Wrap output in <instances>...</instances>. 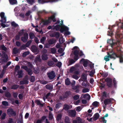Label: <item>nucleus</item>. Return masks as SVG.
<instances>
[{"label": "nucleus", "mask_w": 123, "mask_h": 123, "mask_svg": "<svg viewBox=\"0 0 123 123\" xmlns=\"http://www.w3.org/2000/svg\"><path fill=\"white\" fill-rule=\"evenodd\" d=\"M5 96L7 98H9L11 96V93L9 92H6L5 93Z\"/></svg>", "instance_id": "nucleus-24"}, {"label": "nucleus", "mask_w": 123, "mask_h": 123, "mask_svg": "<svg viewBox=\"0 0 123 123\" xmlns=\"http://www.w3.org/2000/svg\"><path fill=\"white\" fill-rule=\"evenodd\" d=\"M35 79L34 76H31L30 77V81L31 82H33L35 80Z\"/></svg>", "instance_id": "nucleus-48"}, {"label": "nucleus", "mask_w": 123, "mask_h": 123, "mask_svg": "<svg viewBox=\"0 0 123 123\" xmlns=\"http://www.w3.org/2000/svg\"><path fill=\"white\" fill-rule=\"evenodd\" d=\"M87 80L83 81L82 83V85L84 87H86L87 86Z\"/></svg>", "instance_id": "nucleus-43"}, {"label": "nucleus", "mask_w": 123, "mask_h": 123, "mask_svg": "<svg viewBox=\"0 0 123 123\" xmlns=\"http://www.w3.org/2000/svg\"><path fill=\"white\" fill-rule=\"evenodd\" d=\"M2 57L4 59H2V62H6L8 61V57L7 55L5 52H4L1 55Z\"/></svg>", "instance_id": "nucleus-8"}, {"label": "nucleus", "mask_w": 123, "mask_h": 123, "mask_svg": "<svg viewBox=\"0 0 123 123\" xmlns=\"http://www.w3.org/2000/svg\"><path fill=\"white\" fill-rule=\"evenodd\" d=\"M51 51L53 54H55L56 52V49L54 48H52L51 49Z\"/></svg>", "instance_id": "nucleus-41"}, {"label": "nucleus", "mask_w": 123, "mask_h": 123, "mask_svg": "<svg viewBox=\"0 0 123 123\" xmlns=\"http://www.w3.org/2000/svg\"><path fill=\"white\" fill-rule=\"evenodd\" d=\"M105 81L107 82V85L108 87H111L112 86V80L110 78H107L105 79Z\"/></svg>", "instance_id": "nucleus-4"}, {"label": "nucleus", "mask_w": 123, "mask_h": 123, "mask_svg": "<svg viewBox=\"0 0 123 123\" xmlns=\"http://www.w3.org/2000/svg\"><path fill=\"white\" fill-rule=\"evenodd\" d=\"M62 105L61 103L60 102L56 104L55 106V108L56 109H58L60 108Z\"/></svg>", "instance_id": "nucleus-37"}, {"label": "nucleus", "mask_w": 123, "mask_h": 123, "mask_svg": "<svg viewBox=\"0 0 123 123\" xmlns=\"http://www.w3.org/2000/svg\"><path fill=\"white\" fill-rule=\"evenodd\" d=\"M92 105L93 106L96 107L98 106V105H99V103L97 101H95L93 102Z\"/></svg>", "instance_id": "nucleus-28"}, {"label": "nucleus", "mask_w": 123, "mask_h": 123, "mask_svg": "<svg viewBox=\"0 0 123 123\" xmlns=\"http://www.w3.org/2000/svg\"><path fill=\"white\" fill-rule=\"evenodd\" d=\"M48 43L49 44H52L55 42V40L53 39H51L48 41Z\"/></svg>", "instance_id": "nucleus-29"}, {"label": "nucleus", "mask_w": 123, "mask_h": 123, "mask_svg": "<svg viewBox=\"0 0 123 123\" xmlns=\"http://www.w3.org/2000/svg\"><path fill=\"white\" fill-rule=\"evenodd\" d=\"M62 24H59V25H56L55 27V28L56 31H58L60 28H61L62 27H64V26H62Z\"/></svg>", "instance_id": "nucleus-15"}, {"label": "nucleus", "mask_w": 123, "mask_h": 123, "mask_svg": "<svg viewBox=\"0 0 123 123\" xmlns=\"http://www.w3.org/2000/svg\"><path fill=\"white\" fill-rule=\"evenodd\" d=\"M62 117V115L61 114H58L56 117V120L57 121H59L61 120Z\"/></svg>", "instance_id": "nucleus-26"}, {"label": "nucleus", "mask_w": 123, "mask_h": 123, "mask_svg": "<svg viewBox=\"0 0 123 123\" xmlns=\"http://www.w3.org/2000/svg\"><path fill=\"white\" fill-rule=\"evenodd\" d=\"M26 47V45L24 44L20 46V49L22 50H24L25 49Z\"/></svg>", "instance_id": "nucleus-57"}, {"label": "nucleus", "mask_w": 123, "mask_h": 123, "mask_svg": "<svg viewBox=\"0 0 123 123\" xmlns=\"http://www.w3.org/2000/svg\"><path fill=\"white\" fill-rule=\"evenodd\" d=\"M20 83L21 85L27 84H28V82L27 80H22L20 81Z\"/></svg>", "instance_id": "nucleus-36"}, {"label": "nucleus", "mask_w": 123, "mask_h": 123, "mask_svg": "<svg viewBox=\"0 0 123 123\" xmlns=\"http://www.w3.org/2000/svg\"><path fill=\"white\" fill-rule=\"evenodd\" d=\"M10 3L12 5H13L17 3L16 0H9Z\"/></svg>", "instance_id": "nucleus-33"}, {"label": "nucleus", "mask_w": 123, "mask_h": 123, "mask_svg": "<svg viewBox=\"0 0 123 123\" xmlns=\"http://www.w3.org/2000/svg\"><path fill=\"white\" fill-rule=\"evenodd\" d=\"M21 68L25 70L28 72L29 75H31L32 74V70L30 68H28L26 66H22Z\"/></svg>", "instance_id": "nucleus-9"}, {"label": "nucleus", "mask_w": 123, "mask_h": 123, "mask_svg": "<svg viewBox=\"0 0 123 123\" xmlns=\"http://www.w3.org/2000/svg\"><path fill=\"white\" fill-rule=\"evenodd\" d=\"M34 73L35 74H38L39 73V70L38 69L36 68L33 71Z\"/></svg>", "instance_id": "nucleus-58"}, {"label": "nucleus", "mask_w": 123, "mask_h": 123, "mask_svg": "<svg viewBox=\"0 0 123 123\" xmlns=\"http://www.w3.org/2000/svg\"><path fill=\"white\" fill-rule=\"evenodd\" d=\"M11 25L14 27H16L18 26V25L14 21H13L11 23Z\"/></svg>", "instance_id": "nucleus-34"}, {"label": "nucleus", "mask_w": 123, "mask_h": 123, "mask_svg": "<svg viewBox=\"0 0 123 123\" xmlns=\"http://www.w3.org/2000/svg\"><path fill=\"white\" fill-rule=\"evenodd\" d=\"M62 63L61 62H58L57 63L56 65L58 67L60 68L61 66Z\"/></svg>", "instance_id": "nucleus-63"}, {"label": "nucleus", "mask_w": 123, "mask_h": 123, "mask_svg": "<svg viewBox=\"0 0 123 123\" xmlns=\"http://www.w3.org/2000/svg\"><path fill=\"white\" fill-rule=\"evenodd\" d=\"M31 49L34 52H37L38 51L37 48L34 45H33L31 46Z\"/></svg>", "instance_id": "nucleus-23"}, {"label": "nucleus", "mask_w": 123, "mask_h": 123, "mask_svg": "<svg viewBox=\"0 0 123 123\" xmlns=\"http://www.w3.org/2000/svg\"><path fill=\"white\" fill-rule=\"evenodd\" d=\"M89 90L88 88L83 89L82 90V92L83 93H85L89 91Z\"/></svg>", "instance_id": "nucleus-50"}, {"label": "nucleus", "mask_w": 123, "mask_h": 123, "mask_svg": "<svg viewBox=\"0 0 123 123\" xmlns=\"http://www.w3.org/2000/svg\"><path fill=\"white\" fill-rule=\"evenodd\" d=\"M2 104L5 106H8V103L6 101H3L2 102Z\"/></svg>", "instance_id": "nucleus-47"}, {"label": "nucleus", "mask_w": 123, "mask_h": 123, "mask_svg": "<svg viewBox=\"0 0 123 123\" xmlns=\"http://www.w3.org/2000/svg\"><path fill=\"white\" fill-rule=\"evenodd\" d=\"M82 79L84 80L85 81L87 80V76L85 74H83L82 75Z\"/></svg>", "instance_id": "nucleus-39"}, {"label": "nucleus", "mask_w": 123, "mask_h": 123, "mask_svg": "<svg viewBox=\"0 0 123 123\" xmlns=\"http://www.w3.org/2000/svg\"><path fill=\"white\" fill-rule=\"evenodd\" d=\"M19 51V49H17V48H15L13 49V52L15 54H16L18 53Z\"/></svg>", "instance_id": "nucleus-38"}, {"label": "nucleus", "mask_w": 123, "mask_h": 123, "mask_svg": "<svg viewBox=\"0 0 123 123\" xmlns=\"http://www.w3.org/2000/svg\"><path fill=\"white\" fill-rule=\"evenodd\" d=\"M75 61L73 59H71L69 60V63L70 65H71L74 63Z\"/></svg>", "instance_id": "nucleus-45"}, {"label": "nucleus", "mask_w": 123, "mask_h": 123, "mask_svg": "<svg viewBox=\"0 0 123 123\" xmlns=\"http://www.w3.org/2000/svg\"><path fill=\"white\" fill-rule=\"evenodd\" d=\"M35 61V62H42V60L41 59L40 55H37Z\"/></svg>", "instance_id": "nucleus-16"}, {"label": "nucleus", "mask_w": 123, "mask_h": 123, "mask_svg": "<svg viewBox=\"0 0 123 123\" xmlns=\"http://www.w3.org/2000/svg\"><path fill=\"white\" fill-rule=\"evenodd\" d=\"M60 36V33L58 32H55L54 35L53 36V37H55L57 39Z\"/></svg>", "instance_id": "nucleus-27"}, {"label": "nucleus", "mask_w": 123, "mask_h": 123, "mask_svg": "<svg viewBox=\"0 0 123 123\" xmlns=\"http://www.w3.org/2000/svg\"><path fill=\"white\" fill-rule=\"evenodd\" d=\"M23 71L22 70H19L18 72V78H22L23 76Z\"/></svg>", "instance_id": "nucleus-20"}, {"label": "nucleus", "mask_w": 123, "mask_h": 123, "mask_svg": "<svg viewBox=\"0 0 123 123\" xmlns=\"http://www.w3.org/2000/svg\"><path fill=\"white\" fill-rule=\"evenodd\" d=\"M4 16L5 13L4 12H2L0 13V16L1 18V20H0V21L6 23V17H5Z\"/></svg>", "instance_id": "nucleus-10"}, {"label": "nucleus", "mask_w": 123, "mask_h": 123, "mask_svg": "<svg viewBox=\"0 0 123 123\" xmlns=\"http://www.w3.org/2000/svg\"><path fill=\"white\" fill-rule=\"evenodd\" d=\"M37 104V105H39L41 107H43V104L41 103L40 101L39 100H37L36 101Z\"/></svg>", "instance_id": "nucleus-40"}, {"label": "nucleus", "mask_w": 123, "mask_h": 123, "mask_svg": "<svg viewBox=\"0 0 123 123\" xmlns=\"http://www.w3.org/2000/svg\"><path fill=\"white\" fill-rule=\"evenodd\" d=\"M79 98V96L78 95H76L73 97V99L75 100H76L78 99Z\"/></svg>", "instance_id": "nucleus-53"}, {"label": "nucleus", "mask_w": 123, "mask_h": 123, "mask_svg": "<svg viewBox=\"0 0 123 123\" xmlns=\"http://www.w3.org/2000/svg\"><path fill=\"white\" fill-rule=\"evenodd\" d=\"M48 77L50 80L54 79L56 76L55 72L53 71H51L50 72H48L47 73Z\"/></svg>", "instance_id": "nucleus-2"}, {"label": "nucleus", "mask_w": 123, "mask_h": 123, "mask_svg": "<svg viewBox=\"0 0 123 123\" xmlns=\"http://www.w3.org/2000/svg\"><path fill=\"white\" fill-rule=\"evenodd\" d=\"M77 123H81L82 120L80 117H79L77 120Z\"/></svg>", "instance_id": "nucleus-64"}, {"label": "nucleus", "mask_w": 123, "mask_h": 123, "mask_svg": "<svg viewBox=\"0 0 123 123\" xmlns=\"http://www.w3.org/2000/svg\"><path fill=\"white\" fill-rule=\"evenodd\" d=\"M65 84L67 86L69 85L70 84L71 82L69 78H67L65 80Z\"/></svg>", "instance_id": "nucleus-18"}, {"label": "nucleus", "mask_w": 123, "mask_h": 123, "mask_svg": "<svg viewBox=\"0 0 123 123\" xmlns=\"http://www.w3.org/2000/svg\"><path fill=\"white\" fill-rule=\"evenodd\" d=\"M30 38L32 39L35 36L34 34L32 33H30L29 34Z\"/></svg>", "instance_id": "nucleus-46"}, {"label": "nucleus", "mask_w": 123, "mask_h": 123, "mask_svg": "<svg viewBox=\"0 0 123 123\" xmlns=\"http://www.w3.org/2000/svg\"><path fill=\"white\" fill-rule=\"evenodd\" d=\"M68 30L69 28L68 27L65 26H64V27H62L60 29V31L62 33H63L64 31H65L64 34L68 35L70 34V32L68 31Z\"/></svg>", "instance_id": "nucleus-3"}, {"label": "nucleus", "mask_w": 123, "mask_h": 123, "mask_svg": "<svg viewBox=\"0 0 123 123\" xmlns=\"http://www.w3.org/2000/svg\"><path fill=\"white\" fill-rule=\"evenodd\" d=\"M63 109L66 111H67L69 109V106L67 104H65L64 105Z\"/></svg>", "instance_id": "nucleus-25"}, {"label": "nucleus", "mask_w": 123, "mask_h": 123, "mask_svg": "<svg viewBox=\"0 0 123 123\" xmlns=\"http://www.w3.org/2000/svg\"><path fill=\"white\" fill-rule=\"evenodd\" d=\"M28 34L25 33L24 34V36L21 37V39L22 41L24 42H27L28 38Z\"/></svg>", "instance_id": "nucleus-6"}, {"label": "nucleus", "mask_w": 123, "mask_h": 123, "mask_svg": "<svg viewBox=\"0 0 123 123\" xmlns=\"http://www.w3.org/2000/svg\"><path fill=\"white\" fill-rule=\"evenodd\" d=\"M111 102L112 100H111L110 98L105 99L104 101V103L105 105V106L104 105L103 106L104 108L105 109L106 107V105L111 104Z\"/></svg>", "instance_id": "nucleus-5"}, {"label": "nucleus", "mask_w": 123, "mask_h": 123, "mask_svg": "<svg viewBox=\"0 0 123 123\" xmlns=\"http://www.w3.org/2000/svg\"><path fill=\"white\" fill-rule=\"evenodd\" d=\"M28 3L30 5H32L34 2V0H27Z\"/></svg>", "instance_id": "nucleus-54"}, {"label": "nucleus", "mask_w": 123, "mask_h": 123, "mask_svg": "<svg viewBox=\"0 0 123 123\" xmlns=\"http://www.w3.org/2000/svg\"><path fill=\"white\" fill-rule=\"evenodd\" d=\"M107 43L110 44L111 47L112 48H113V47L117 44L116 43L113 42V40L111 39H108L107 41Z\"/></svg>", "instance_id": "nucleus-11"}, {"label": "nucleus", "mask_w": 123, "mask_h": 123, "mask_svg": "<svg viewBox=\"0 0 123 123\" xmlns=\"http://www.w3.org/2000/svg\"><path fill=\"white\" fill-rule=\"evenodd\" d=\"M31 42L32 41L31 40H30L28 41L25 44L26 46V47H28Z\"/></svg>", "instance_id": "nucleus-42"}, {"label": "nucleus", "mask_w": 123, "mask_h": 123, "mask_svg": "<svg viewBox=\"0 0 123 123\" xmlns=\"http://www.w3.org/2000/svg\"><path fill=\"white\" fill-rule=\"evenodd\" d=\"M54 62L52 61H49L47 62V64L49 66H52L54 64Z\"/></svg>", "instance_id": "nucleus-30"}, {"label": "nucleus", "mask_w": 123, "mask_h": 123, "mask_svg": "<svg viewBox=\"0 0 123 123\" xmlns=\"http://www.w3.org/2000/svg\"><path fill=\"white\" fill-rule=\"evenodd\" d=\"M71 92L70 91H66L65 92L64 95L63 96V98H67L71 95Z\"/></svg>", "instance_id": "nucleus-14"}, {"label": "nucleus", "mask_w": 123, "mask_h": 123, "mask_svg": "<svg viewBox=\"0 0 123 123\" xmlns=\"http://www.w3.org/2000/svg\"><path fill=\"white\" fill-rule=\"evenodd\" d=\"M100 74L104 77H107L108 75V74L107 73H104L103 72L102 73H100Z\"/></svg>", "instance_id": "nucleus-49"}, {"label": "nucleus", "mask_w": 123, "mask_h": 123, "mask_svg": "<svg viewBox=\"0 0 123 123\" xmlns=\"http://www.w3.org/2000/svg\"><path fill=\"white\" fill-rule=\"evenodd\" d=\"M47 69V68L46 67L42 66L41 68L40 69L41 71L44 72Z\"/></svg>", "instance_id": "nucleus-56"}, {"label": "nucleus", "mask_w": 123, "mask_h": 123, "mask_svg": "<svg viewBox=\"0 0 123 123\" xmlns=\"http://www.w3.org/2000/svg\"><path fill=\"white\" fill-rule=\"evenodd\" d=\"M24 29H22L20 30L18 32V35L20 36L23 35V34L24 35V34L25 33H24Z\"/></svg>", "instance_id": "nucleus-44"}, {"label": "nucleus", "mask_w": 123, "mask_h": 123, "mask_svg": "<svg viewBox=\"0 0 123 123\" xmlns=\"http://www.w3.org/2000/svg\"><path fill=\"white\" fill-rule=\"evenodd\" d=\"M41 58L42 59L43 61L46 60L48 59L47 55L45 54H43L42 55Z\"/></svg>", "instance_id": "nucleus-17"}, {"label": "nucleus", "mask_w": 123, "mask_h": 123, "mask_svg": "<svg viewBox=\"0 0 123 123\" xmlns=\"http://www.w3.org/2000/svg\"><path fill=\"white\" fill-rule=\"evenodd\" d=\"M99 117V113H95L94 115V117L93 120L94 121H96L98 119Z\"/></svg>", "instance_id": "nucleus-19"}, {"label": "nucleus", "mask_w": 123, "mask_h": 123, "mask_svg": "<svg viewBox=\"0 0 123 123\" xmlns=\"http://www.w3.org/2000/svg\"><path fill=\"white\" fill-rule=\"evenodd\" d=\"M80 63H83V65L85 67H87V65L88 64L87 60H85L84 59L82 58L81 59L80 61Z\"/></svg>", "instance_id": "nucleus-12"}, {"label": "nucleus", "mask_w": 123, "mask_h": 123, "mask_svg": "<svg viewBox=\"0 0 123 123\" xmlns=\"http://www.w3.org/2000/svg\"><path fill=\"white\" fill-rule=\"evenodd\" d=\"M30 52L29 51H25L22 54V56L24 57H25L27 55L29 54Z\"/></svg>", "instance_id": "nucleus-32"}, {"label": "nucleus", "mask_w": 123, "mask_h": 123, "mask_svg": "<svg viewBox=\"0 0 123 123\" xmlns=\"http://www.w3.org/2000/svg\"><path fill=\"white\" fill-rule=\"evenodd\" d=\"M7 112L9 116H15L17 114L16 111H13V109L11 108L8 109L7 110Z\"/></svg>", "instance_id": "nucleus-1"}, {"label": "nucleus", "mask_w": 123, "mask_h": 123, "mask_svg": "<svg viewBox=\"0 0 123 123\" xmlns=\"http://www.w3.org/2000/svg\"><path fill=\"white\" fill-rule=\"evenodd\" d=\"M20 68V66L18 65H16L15 68V71L16 72H17Z\"/></svg>", "instance_id": "nucleus-55"}, {"label": "nucleus", "mask_w": 123, "mask_h": 123, "mask_svg": "<svg viewBox=\"0 0 123 123\" xmlns=\"http://www.w3.org/2000/svg\"><path fill=\"white\" fill-rule=\"evenodd\" d=\"M69 114L71 117H75L76 115V111L74 110H70Z\"/></svg>", "instance_id": "nucleus-13"}, {"label": "nucleus", "mask_w": 123, "mask_h": 123, "mask_svg": "<svg viewBox=\"0 0 123 123\" xmlns=\"http://www.w3.org/2000/svg\"><path fill=\"white\" fill-rule=\"evenodd\" d=\"M83 97L85 98H87V100H89L90 99V96L87 93L84 95Z\"/></svg>", "instance_id": "nucleus-31"}, {"label": "nucleus", "mask_w": 123, "mask_h": 123, "mask_svg": "<svg viewBox=\"0 0 123 123\" xmlns=\"http://www.w3.org/2000/svg\"><path fill=\"white\" fill-rule=\"evenodd\" d=\"M23 117L22 113H21L19 114V116L18 119L23 120Z\"/></svg>", "instance_id": "nucleus-62"}, {"label": "nucleus", "mask_w": 123, "mask_h": 123, "mask_svg": "<svg viewBox=\"0 0 123 123\" xmlns=\"http://www.w3.org/2000/svg\"><path fill=\"white\" fill-rule=\"evenodd\" d=\"M1 48L2 49L5 51H6L7 50V48L4 45H2L1 46Z\"/></svg>", "instance_id": "nucleus-61"}, {"label": "nucleus", "mask_w": 123, "mask_h": 123, "mask_svg": "<svg viewBox=\"0 0 123 123\" xmlns=\"http://www.w3.org/2000/svg\"><path fill=\"white\" fill-rule=\"evenodd\" d=\"M65 123H71L69 117L68 116H66L64 119Z\"/></svg>", "instance_id": "nucleus-22"}, {"label": "nucleus", "mask_w": 123, "mask_h": 123, "mask_svg": "<svg viewBox=\"0 0 123 123\" xmlns=\"http://www.w3.org/2000/svg\"><path fill=\"white\" fill-rule=\"evenodd\" d=\"M55 13H54V15H52L50 17H48L47 21L48 22H50L52 21L53 22H55L56 19L55 18Z\"/></svg>", "instance_id": "nucleus-7"}, {"label": "nucleus", "mask_w": 123, "mask_h": 123, "mask_svg": "<svg viewBox=\"0 0 123 123\" xmlns=\"http://www.w3.org/2000/svg\"><path fill=\"white\" fill-rule=\"evenodd\" d=\"M6 114L5 113H3L2 114L1 116L0 117V118L1 119V120H3L4 119L6 118Z\"/></svg>", "instance_id": "nucleus-35"}, {"label": "nucleus", "mask_w": 123, "mask_h": 123, "mask_svg": "<svg viewBox=\"0 0 123 123\" xmlns=\"http://www.w3.org/2000/svg\"><path fill=\"white\" fill-rule=\"evenodd\" d=\"M79 51L77 50H75L74 52V55H78Z\"/></svg>", "instance_id": "nucleus-60"}, {"label": "nucleus", "mask_w": 123, "mask_h": 123, "mask_svg": "<svg viewBox=\"0 0 123 123\" xmlns=\"http://www.w3.org/2000/svg\"><path fill=\"white\" fill-rule=\"evenodd\" d=\"M95 72V71L94 70H92L91 71L89 74V75L91 77L93 76Z\"/></svg>", "instance_id": "nucleus-51"}, {"label": "nucleus", "mask_w": 123, "mask_h": 123, "mask_svg": "<svg viewBox=\"0 0 123 123\" xmlns=\"http://www.w3.org/2000/svg\"><path fill=\"white\" fill-rule=\"evenodd\" d=\"M59 41L60 44H62L64 42V40L63 38L60 37L59 39Z\"/></svg>", "instance_id": "nucleus-52"}, {"label": "nucleus", "mask_w": 123, "mask_h": 123, "mask_svg": "<svg viewBox=\"0 0 123 123\" xmlns=\"http://www.w3.org/2000/svg\"><path fill=\"white\" fill-rule=\"evenodd\" d=\"M53 116L51 113H49V120H52L53 118Z\"/></svg>", "instance_id": "nucleus-59"}, {"label": "nucleus", "mask_w": 123, "mask_h": 123, "mask_svg": "<svg viewBox=\"0 0 123 123\" xmlns=\"http://www.w3.org/2000/svg\"><path fill=\"white\" fill-rule=\"evenodd\" d=\"M19 87V85L16 84H14L12 85L11 87V88L12 89L16 90L18 89Z\"/></svg>", "instance_id": "nucleus-21"}]
</instances>
